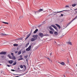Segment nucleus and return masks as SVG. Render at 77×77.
Masks as SVG:
<instances>
[{"label":"nucleus","mask_w":77,"mask_h":77,"mask_svg":"<svg viewBox=\"0 0 77 77\" xmlns=\"http://www.w3.org/2000/svg\"><path fill=\"white\" fill-rule=\"evenodd\" d=\"M34 45V43H32L31 44V45H29V46L28 47V48H26V51H30L31 49V47H32V45Z\"/></svg>","instance_id":"f257e3e1"},{"label":"nucleus","mask_w":77,"mask_h":77,"mask_svg":"<svg viewBox=\"0 0 77 77\" xmlns=\"http://www.w3.org/2000/svg\"><path fill=\"white\" fill-rule=\"evenodd\" d=\"M77 18V16H76L75 17L73 20H71V21L69 23H68L67 25H66V27H67V26H69V25L71 23V22H72L73 21H74V20H75V19H76V18Z\"/></svg>","instance_id":"f03ea898"},{"label":"nucleus","mask_w":77,"mask_h":77,"mask_svg":"<svg viewBox=\"0 0 77 77\" xmlns=\"http://www.w3.org/2000/svg\"><path fill=\"white\" fill-rule=\"evenodd\" d=\"M77 18V16H76L75 17L73 20H71V21L69 23H68L67 25H66V27H67V26H69V25L71 23V22H72L73 21H74V20H75V19H76V18Z\"/></svg>","instance_id":"7ed1b4c3"},{"label":"nucleus","mask_w":77,"mask_h":77,"mask_svg":"<svg viewBox=\"0 0 77 77\" xmlns=\"http://www.w3.org/2000/svg\"><path fill=\"white\" fill-rule=\"evenodd\" d=\"M11 55L12 56V59H13V60H16V58L15 57L14 55V54L13 53H11Z\"/></svg>","instance_id":"20e7f679"},{"label":"nucleus","mask_w":77,"mask_h":77,"mask_svg":"<svg viewBox=\"0 0 77 77\" xmlns=\"http://www.w3.org/2000/svg\"><path fill=\"white\" fill-rule=\"evenodd\" d=\"M63 11H66V12H67V11H69V10H63V11H59V12H55L54 13L55 14H56V13H60L61 12H63Z\"/></svg>","instance_id":"39448f33"},{"label":"nucleus","mask_w":77,"mask_h":77,"mask_svg":"<svg viewBox=\"0 0 77 77\" xmlns=\"http://www.w3.org/2000/svg\"><path fill=\"white\" fill-rule=\"evenodd\" d=\"M38 36V35H33L32 36V37H33V38L35 40H36V39H37Z\"/></svg>","instance_id":"423d86ee"},{"label":"nucleus","mask_w":77,"mask_h":77,"mask_svg":"<svg viewBox=\"0 0 77 77\" xmlns=\"http://www.w3.org/2000/svg\"><path fill=\"white\" fill-rule=\"evenodd\" d=\"M38 35L40 36H41V38H42V37L44 36V34L41 32L39 33L38 34Z\"/></svg>","instance_id":"0eeeda50"},{"label":"nucleus","mask_w":77,"mask_h":77,"mask_svg":"<svg viewBox=\"0 0 77 77\" xmlns=\"http://www.w3.org/2000/svg\"><path fill=\"white\" fill-rule=\"evenodd\" d=\"M6 52L2 51L0 53V54H6Z\"/></svg>","instance_id":"6e6552de"},{"label":"nucleus","mask_w":77,"mask_h":77,"mask_svg":"<svg viewBox=\"0 0 77 77\" xmlns=\"http://www.w3.org/2000/svg\"><path fill=\"white\" fill-rule=\"evenodd\" d=\"M7 57H9V59H13L12 58V57H11L10 54H8L7 55Z\"/></svg>","instance_id":"1a4fd4ad"},{"label":"nucleus","mask_w":77,"mask_h":77,"mask_svg":"<svg viewBox=\"0 0 77 77\" xmlns=\"http://www.w3.org/2000/svg\"><path fill=\"white\" fill-rule=\"evenodd\" d=\"M0 35L1 36H6V35H8L5 33H2L0 34Z\"/></svg>","instance_id":"9d476101"},{"label":"nucleus","mask_w":77,"mask_h":77,"mask_svg":"<svg viewBox=\"0 0 77 77\" xmlns=\"http://www.w3.org/2000/svg\"><path fill=\"white\" fill-rule=\"evenodd\" d=\"M55 25H56V26H57V27H58L59 28V29H60L61 27H60V26L59 25H58L57 24H55Z\"/></svg>","instance_id":"9b49d317"},{"label":"nucleus","mask_w":77,"mask_h":77,"mask_svg":"<svg viewBox=\"0 0 77 77\" xmlns=\"http://www.w3.org/2000/svg\"><path fill=\"white\" fill-rule=\"evenodd\" d=\"M8 62L10 64H12L13 63V61L12 60H10L8 61Z\"/></svg>","instance_id":"f8f14e48"},{"label":"nucleus","mask_w":77,"mask_h":77,"mask_svg":"<svg viewBox=\"0 0 77 77\" xmlns=\"http://www.w3.org/2000/svg\"><path fill=\"white\" fill-rule=\"evenodd\" d=\"M30 36V35L29 34L28 35H27V37L25 38V40H26V39H27L28 38H29V37Z\"/></svg>","instance_id":"ddd939ff"},{"label":"nucleus","mask_w":77,"mask_h":77,"mask_svg":"<svg viewBox=\"0 0 77 77\" xmlns=\"http://www.w3.org/2000/svg\"><path fill=\"white\" fill-rule=\"evenodd\" d=\"M17 64V60H15L14 61V63L12 64L13 66Z\"/></svg>","instance_id":"4468645a"},{"label":"nucleus","mask_w":77,"mask_h":77,"mask_svg":"<svg viewBox=\"0 0 77 77\" xmlns=\"http://www.w3.org/2000/svg\"><path fill=\"white\" fill-rule=\"evenodd\" d=\"M49 29L51 30H52V31H54V29L52 28V27L51 26H50Z\"/></svg>","instance_id":"2eb2a0df"},{"label":"nucleus","mask_w":77,"mask_h":77,"mask_svg":"<svg viewBox=\"0 0 77 77\" xmlns=\"http://www.w3.org/2000/svg\"><path fill=\"white\" fill-rule=\"evenodd\" d=\"M38 31V29H37L35 30L34 32L33 33H36Z\"/></svg>","instance_id":"dca6fc26"},{"label":"nucleus","mask_w":77,"mask_h":77,"mask_svg":"<svg viewBox=\"0 0 77 77\" xmlns=\"http://www.w3.org/2000/svg\"><path fill=\"white\" fill-rule=\"evenodd\" d=\"M14 47H18V45L17 44H14L13 45Z\"/></svg>","instance_id":"f3484780"},{"label":"nucleus","mask_w":77,"mask_h":77,"mask_svg":"<svg viewBox=\"0 0 77 77\" xmlns=\"http://www.w3.org/2000/svg\"><path fill=\"white\" fill-rule=\"evenodd\" d=\"M67 44L70 45H72V42H67Z\"/></svg>","instance_id":"a211bd4d"},{"label":"nucleus","mask_w":77,"mask_h":77,"mask_svg":"<svg viewBox=\"0 0 77 77\" xmlns=\"http://www.w3.org/2000/svg\"><path fill=\"white\" fill-rule=\"evenodd\" d=\"M35 41V40L34 38H32L31 39V41Z\"/></svg>","instance_id":"6ab92c4d"},{"label":"nucleus","mask_w":77,"mask_h":77,"mask_svg":"<svg viewBox=\"0 0 77 77\" xmlns=\"http://www.w3.org/2000/svg\"><path fill=\"white\" fill-rule=\"evenodd\" d=\"M2 23H4V24H9L8 22H2Z\"/></svg>","instance_id":"aec40b11"},{"label":"nucleus","mask_w":77,"mask_h":77,"mask_svg":"<svg viewBox=\"0 0 77 77\" xmlns=\"http://www.w3.org/2000/svg\"><path fill=\"white\" fill-rule=\"evenodd\" d=\"M54 34L55 35H58V33H57V32H54Z\"/></svg>","instance_id":"412c9836"},{"label":"nucleus","mask_w":77,"mask_h":77,"mask_svg":"<svg viewBox=\"0 0 77 77\" xmlns=\"http://www.w3.org/2000/svg\"><path fill=\"white\" fill-rule=\"evenodd\" d=\"M44 11V10L42 9H40L38 10L39 12H41V11Z\"/></svg>","instance_id":"4be33fe9"},{"label":"nucleus","mask_w":77,"mask_h":77,"mask_svg":"<svg viewBox=\"0 0 77 77\" xmlns=\"http://www.w3.org/2000/svg\"><path fill=\"white\" fill-rule=\"evenodd\" d=\"M49 33H50V34H53V31H49Z\"/></svg>","instance_id":"5701e85b"},{"label":"nucleus","mask_w":77,"mask_h":77,"mask_svg":"<svg viewBox=\"0 0 77 77\" xmlns=\"http://www.w3.org/2000/svg\"><path fill=\"white\" fill-rule=\"evenodd\" d=\"M32 30H33L32 29H31V30L30 31V33L29 34V35H31V34H32Z\"/></svg>","instance_id":"b1692460"},{"label":"nucleus","mask_w":77,"mask_h":77,"mask_svg":"<svg viewBox=\"0 0 77 77\" xmlns=\"http://www.w3.org/2000/svg\"><path fill=\"white\" fill-rule=\"evenodd\" d=\"M21 54V51H19L18 53V54L19 55Z\"/></svg>","instance_id":"393cba45"},{"label":"nucleus","mask_w":77,"mask_h":77,"mask_svg":"<svg viewBox=\"0 0 77 77\" xmlns=\"http://www.w3.org/2000/svg\"><path fill=\"white\" fill-rule=\"evenodd\" d=\"M23 58H20V59H18V60L19 61H20V60H23Z\"/></svg>","instance_id":"a878e982"},{"label":"nucleus","mask_w":77,"mask_h":77,"mask_svg":"<svg viewBox=\"0 0 77 77\" xmlns=\"http://www.w3.org/2000/svg\"><path fill=\"white\" fill-rule=\"evenodd\" d=\"M76 6V5L75 4H73L72 5V6H73V7H75Z\"/></svg>","instance_id":"bb28decb"},{"label":"nucleus","mask_w":77,"mask_h":77,"mask_svg":"<svg viewBox=\"0 0 77 77\" xmlns=\"http://www.w3.org/2000/svg\"><path fill=\"white\" fill-rule=\"evenodd\" d=\"M22 54H24V53H26V50L23 51H22Z\"/></svg>","instance_id":"cd10ccee"},{"label":"nucleus","mask_w":77,"mask_h":77,"mask_svg":"<svg viewBox=\"0 0 77 77\" xmlns=\"http://www.w3.org/2000/svg\"><path fill=\"white\" fill-rule=\"evenodd\" d=\"M28 45H29V43H27L26 45V47H27V46H28Z\"/></svg>","instance_id":"c85d7f7f"},{"label":"nucleus","mask_w":77,"mask_h":77,"mask_svg":"<svg viewBox=\"0 0 77 77\" xmlns=\"http://www.w3.org/2000/svg\"><path fill=\"white\" fill-rule=\"evenodd\" d=\"M23 66H24V70H25L26 69V65H23Z\"/></svg>","instance_id":"c756f323"},{"label":"nucleus","mask_w":77,"mask_h":77,"mask_svg":"<svg viewBox=\"0 0 77 77\" xmlns=\"http://www.w3.org/2000/svg\"><path fill=\"white\" fill-rule=\"evenodd\" d=\"M65 65V63L64 62H62V64H61L62 65L64 66Z\"/></svg>","instance_id":"7c9ffc66"},{"label":"nucleus","mask_w":77,"mask_h":77,"mask_svg":"<svg viewBox=\"0 0 77 77\" xmlns=\"http://www.w3.org/2000/svg\"><path fill=\"white\" fill-rule=\"evenodd\" d=\"M20 68H23V65H20Z\"/></svg>","instance_id":"2f4dec72"},{"label":"nucleus","mask_w":77,"mask_h":77,"mask_svg":"<svg viewBox=\"0 0 77 77\" xmlns=\"http://www.w3.org/2000/svg\"><path fill=\"white\" fill-rule=\"evenodd\" d=\"M14 75H21V74H13Z\"/></svg>","instance_id":"473e14b6"},{"label":"nucleus","mask_w":77,"mask_h":77,"mask_svg":"<svg viewBox=\"0 0 77 77\" xmlns=\"http://www.w3.org/2000/svg\"><path fill=\"white\" fill-rule=\"evenodd\" d=\"M44 36H49V35L47 34H46L44 35Z\"/></svg>","instance_id":"72a5a7b5"},{"label":"nucleus","mask_w":77,"mask_h":77,"mask_svg":"<svg viewBox=\"0 0 77 77\" xmlns=\"http://www.w3.org/2000/svg\"><path fill=\"white\" fill-rule=\"evenodd\" d=\"M22 18H23V16H21L19 18L21 19Z\"/></svg>","instance_id":"f704fd0d"},{"label":"nucleus","mask_w":77,"mask_h":77,"mask_svg":"<svg viewBox=\"0 0 77 77\" xmlns=\"http://www.w3.org/2000/svg\"><path fill=\"white\" fill-rule=\"evenodd\" d=\"M51 27H54H54L55 26L52 25H51Z\"/></svg>","instance_id":"c9c22d12"},{"label":"nucleus","mask_w":77,"mask_h":77,"mask_svg":"<svg viewBox=\"0 0 77 77\" xmlns=\"http://www.w3.org/2000/svg\"><path fill=\"white\" fill-rule=\"evenodd\" d=\"M43 24H45V21H44L42 22Z\"/></svg>","instance_id":"e433bc0d"},{"label":"nucleus","mask_w":77,"mask_h":77,"mask_svg":"<svg viewBox=\"0 0 77 77\" xmlns=\"http://www.w3.org/2000/svg\"><path fill=\"white\" fill-rule=\"evenodd\" d=\"M11 71H15V70L14 69H11Z\"/></svg>","instance_id":"4c0bfd02"},{"label":"nucleus","mask_w":77,"mask_h":77,"mask_svg":"<svg viewBox=\"0 0 77 77\" xmlns=\"http://www.w3.org/2000/svg\"><path fill=\"white\" fill-rule=\"evenodd\" d=\"M34 13H35V14H36V12L35 11H33Z\"/></svg>","instance_id":"58836bf2"},{"label":"nucleus","mask_w":77,"mask_h":77,"mask_svg":"<svg viewBox=\"0 0 77 77\" xmlns=\"http://www.w3.org/2000/svg\"><path fill=\"white\" fill-rule=\"evenodd\" d=\"M54 29H55V30H56V29H57V27H56V26H54Z\"/></svg>","instance_id":"ea45409f"},{"label":"nucleus","mask_w":77,"mask_h":77,"mask_svg":"<svg viewBox=\"0 0 77 77\" xmlns=\"http://www.w3.org/2000/svg\"><path fill=\"white\" fill-rule=\"evenodd\" d=\"M47 59L48 60H49L50 62V58H47Z\"/></svg>","instance_id":"a19ab883"},{"label":"nucleus","mask_w":77,"mask_h":77,"mask_svg":"<svg viewBox=\"0 0 77 77\" xmlns=\"http://www.w3.org/2000/svg\"><path fill=\"white\" fill-rule=\"evenodd\" d=\"M69 59H67V63H69Z\"/></svg>","instance_id":"79ce46f5"},{"label":"nucleus","mask_w":77,"mask_h":77,"mask_svg":"<svg viewBox=\"0 0 77 77\" xmlns=\"http://www.w3.org/2000/svg\"><path fill=\"white\" fill-rule=\"evenodd\" d=\"M66 8H69V6L68 5H66L65 6Z\"/></svg>","instance_id":"37998d69"},{"label":"nucleus","mask_w":77,"mask_h":77,"mask_svg":"<svg viewBox=\"0 0 77 77\" xmlns=\"http://www.w3.org/2000/svg\"><path fill=\"white\" fill-rule=\"evenodd\" d=\"M28 56H27V55H26V56H25V58H27Z\"/></svg>","instance_id":"c03bdc74"},{"label":"nucleus","mask_w":77,"mask_h":77,"mask_svg":"<svg viewBox=\"0 0 77 77\" xmlns=\"http://www.w3.org/2000/svg\"><path fill=\"white\" fill-rule=\"evenodd\" d=\"M38 47H38V46H36V47H35L36 49H37V48H38Z\"/></svg>","instance_id":"a18cd8bd"},{"label":"nucleus","mask_w":77,"mask_h":77,"mask_svg":"<svg viewBox=\"0 0 77 77\" xmlns=\"http://www.w3.org/2000/svg\"><path fill=\"white\" fill-rule=\"evenodd\" d=\"M22 57H23V56H22V55H20V57L21 58H22Z\"/></svg>","instance_id":"49530a36"},{"label":"nucleus","mask_w":77,"mask_h":77,"mask_svg":"<svg viewBox=\"0 0 77 77\" xmlns=\"http://www.w3.org/2000/svg\"><path fill=\"white\" fill-rule=\"evenodd\" d=\"M1 58H3V57H4V56H1Z\"/></svg>","instance_id":"de8ad7c7"},{"label":"nucleus","mask_w":77,"mask_h":77,"mask_svg":"<svg viewBox=\"0 0 77 77\" xmlns=\"http://www.w3.org/2000/svg\"><path fill=\"white\" fill-rule=\"evenodd\" d=\"M61 17H63V14H61L60 16V17H61Z\"/></svg>","instance_id":"09e8293b"},{"label":"nucleus","mask_w":77,"mask_h":77,"mask_svg":"<svg viewBox=\"0 0 77 77\" xmlns=\"http://www.w3.org/2000/svg\"><path fill=\"white\" fill-rule=\"evenodd\" d=\"M7 66H8V67H10V66H10L9 65H7Z\"/></svg>","instance_id":"8fccbe9b"},{"label":"nucleus","mask_w":77,"mask_h":77,"mask_svg":"<svg viewBox=\"0 0 77 77\" xmlns=\"http://www.w3.org/2000/svg\"><path fill=\"white\" fill-rule=\"evenodd\" d=\"M20 40H23V38H20Z\"/></svg>","instance_id":"3c124183"},{"label":"nucleus","mask_w":77,"mask_h":77,"mask_svg":"<svg viewBox=\"0 0 77 77\" xmlns=\"http://www.w3.org/2000/svg\"><path fill=\"white\" fill-rule=\"evenodd\" d=\"M17 69H18V70H20V67H18V68H17Z\"/></svg>","instance_id":"603ef678"},{"label":"nucleus","mask_w":77,"mask_h":77,"mask_svg":"<svg viewBox=\"0 0 77 77\" xmlns=\"http://www.w3.org/2000/svg\"><path fill=\"white\" fill-rule=\"evenodd\" d=\"M15 53H18V51H15Z\"/></svg>","instance_id":"864d4df0"},{"label":"nucleus","mask_w":77,"mask_h":77,"mask_svg":"<svg viewBox=\"0 0 77 77\" xmlns=\"http://www.w3.org/2000/svg\"><path fill=\"white\" fill-rule=\"evenodd\" d=\"M20 76H21V75L17 76H16L13 77H20Z\"/></svg>","instance_id":"5fc2aeb1"},{"label":"nucleus","mask_w":77,"mask_h":77,"mask_svg":"<svg viewBox=\"0 0 77 77\" xmlns=\"http://www.w3.org/2000/svg\"><path fill=\"white\" fill-rule=\"evenodd\" d=\"M59 63H60V64H61V65H62V63L59 62Z\"/></svg>","instance_id":"6e6d98bb"},{"label":"nucleus","mask_w":77,"mask_h":77,"mask_svg":"<svg viewBox=\"0 0 77 77\" xmlns=\"http://www.w3.org/2000/svg\"><path fill=\"white\" fill-rule=\"evenodd\" d=\"M76 10H77V8L74 9V11H76Z\"/></svg>","instance_id":"4d7b16f0"},{"label":"nucleus","mask_w":77,"mask_h":77,"mask_svg":"<svg viewBox=\"0 0 77 77\" xmlns=\"http://www.w3.org/2000/svg\"><path fill=\"white\" fill-rule=\"evenodd\" d=\"M50 56H51V55H52V53H50Z\"/></svg>","instance_id":"13d9d810"},{"label":"nucleus","mask_w":77,"mask_h":77,"mask_svg":"<svg viewBox=\"0 0 77 77\" xmlns=\"http://www.w3.org/2000/svg\"><path fill=\"white\" fill-rule=\"evenodd\" d=\"M50 62H50L51 63H52V60H50Z\"/></svg>","instance_id":"bf43d9fd"},{"label":"nucleus","mask_w":77,"mask_h":77,"mask_svg":"<svg viewBox=\"0 0 77 77\" xmlns=\"http://www.w3.org/2000/svg\"><path fill=\"white\" fill-rule=\"evenodd\" d=\"M17 40H20V38H17Z\"/></svg>","instance_id":"052dcab7"},{"label":"nucleus","mask_w":77,"mask_h":77,"mask_svg":"<svg viewBox=\"0 0 77 77\" xmlns=\"http://www.w3.org/2000/svg\"><path fill=\"white\" fill-rule=\"evenodd\" d=\"M57 31H58V29H57H57H56Z\"/></svg>","instance_id":"680f3d73"},{"label":"nucleus","mask_w":77,"mask_h":77,"mask_svg":"<svg viewBox=\"0 0 77 77\" xmlns=\"http://www.w3.org/2000/svg\"><path fill=\"white\" fill-rule=\"evenodd\" d=\"M28 71H27V72H26L25 73H24V74H26V73H27V72H28Z\"/></svg>","instance_id":"e2e57ef3"},{"label":"nucleus","mask_w":77,"mask_h":77,"mask_svg":"<svg viewBox=\"0 0 77 77\" xmlns=\"http://www.w3.org/2000/svg\"><path fill=\"white\" fill-rule=\"evenodd\" d=\"M39 12V10H38V11H36V12Z\"/></svg>","instance_id":"0e129e2a"},{"label":"nucleus","mask_w":77,"mask_h":77,"mask_svg":"<svg viewBox=\"0 0 77 77\" xmlns=\"http://www.w3.org/2000/svg\"><path fill=\"white\" fill-rule=\"evenodd\" d=\"M11 0V2H14V1H12V0Z\"/></svg>","instance_id":"69168bd1"},{"label":"nucleus","mask_w":77,"mask_h":77,"mask_svg":"<svg viewBox=\"0 0 77 77\" xmlns=\"http://www.w3.org/2000/svg\"><path fill=\"white\" fill-rule=\"evenodd\" d=\"M34 69H35V68H34Z\"/></svg>","instance_id":"338daca9"},{"label":"nucleus","mask_w":77,"mask_h":77,"mask_svg":"<svg viewBox=\"0 0 77 77\" xmlns=\"http://www.w3.org/2000/svg\"><path fill=\"white\" fill-rule=\"evenodd\" d=\"M18 48L17 49V50H18Z\"/></svg>","instance_id":"774afa93"}]
</instances>
